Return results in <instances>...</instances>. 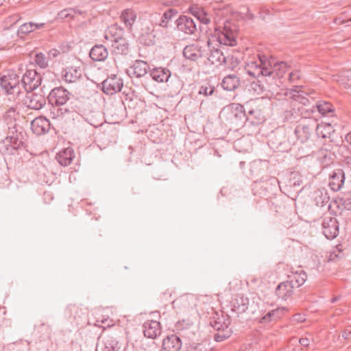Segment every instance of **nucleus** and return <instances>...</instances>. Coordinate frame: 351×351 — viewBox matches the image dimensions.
<instances>
[{"mask_svg":"<svg viewBox=\"0 0 351 351\" xmlns=\"http://www.w3.org/2000/svg\"><path fill=\"white\" fill-rule=\"evenodd\" d=\"M102 343V351H119L120 348L118 341L112 336L104 337Z\"/></svg>","mask_w":351,"mask_h":351,"instance_id":"obj_29","label":"nucleus"},{"mask_svg":"<svg viewBox=\"0 0 351 351\" xmlns=\"http://www.w3.org/2000/svg\"><path fill=\"white\" fill-rule=\"evenodd\" d=\"M19 106L20 97H8L4 101L3 119L8 124H12L19 118Z\"/></svg>","mask_w":351,"mask_h":351,"instance_id":"obj_4","label":"nucleus"},{"mask_svg":"<svg viewBox=\"0 0 351 351\" xmlns=\"http://www.w3.org/2000/svg\"><path fill=\"white\" fill-rule=\"evenodd\" d=\"M42 78L35 70H27L23 75L21 82L23 87L27 92H32L41 84Z\"/></svg>","mask_w":351,"mask_h":351,"instance_id":"obj_7","label":"nucleus"},{"mask_svg":"<svg viewBox=\"0 0 351 351\" xmlns=\"http://www.w3.org/2000/svg\"><path fill=\"white\" fill-rule=\"evenodd\" d=\"M231 321L230 317H227L226 319H224V321L223 322V324H221V341H223L224 339H226L229 338L232 333V330L229 327L230 325Z\"/></svg>","mask_w":351,"mask_h":351,"instance_id":"obj_39","label":"nucleus"},{"mask_svg":"<svg viewBox=\"0 0 351 351\" xmlns=\"http://www.w3.org/2000/svg\"><path fill=\"white\" fill-rule=\"evenodd\" d=\"M346 141L348 143H349L350 145H351V132L348 133L346 136Z\"/></svg>","mask_w":351,"mask_h":351,"instance_id":"obj_54","label":"nucleus"},{"mask_svg":"<svg viewBox=\"0 0 351 351\" xmlns=\"http://www.w3.org/2000/svg\"><path fill=\"white\" fill-rule=\"evenodd\" d=\"M317 157L324 167L332 164L335 160V154L326 149H320L318 152Z\"/></svg>","mask_w":351,"mask_h":351,"instance_id":"obj_33","label":"nucleus"},{"mask_svg":"<svg viewBox=\"0 0 351 351\" xmlns=\"http://www.w3.org/2000/svg\"><path fill=\"white\" fill-rule=\"evenodd\" d=\"M239 85V79L234 74H227L221 82V86L224 90L233 92Z\"/></svg>","mask_w":351,"mask_h":351,"instance_id":"obj_23","label":"nucleus"},{"mask_svg":"<svg viewBox=\"0 0 351 351\" xmlns=\"http://www.w3.org/2000/svg\"><path fill=\"white\" fill-rule=\"evenodd\" d=\"M210 325H211L213 328H215L217 331H218V330H219V327L216 328V327H217V321H215L214 324H213L212 322H210Z\"/></svg>","mask_w":351,"mask_h":351,"instance_id":"obj_56","label":"nucleus"},{"mask_svg":"<svg viewBox=\"0 0 351 351\" xmlns=\"http://www.w3.org/2000/svg\"><path fill=\"white\" fill-rule=\"evenodd\" d=\"M341 84L346 87H351V72L346 75V79L342 78L341 80Z\"/></svg>","mask_w":351,"mask_h":351,"instance_id":"obj_50","label":"nucleus"},{"mask_svg":"<svg viewBox=\"0 0 351 351\" xmlns=\"http://www.w3.org/2000/svg\"><path fill=\"white\" fill-rule=\"evenodd\" d=\"M287 64L285 62H274L265 55L258 54L245 63L246 73L255 78L261 76H271L281 78L287 71Z\"/></svg>","mask_w":351,"mask_h":351,"instance_id":"obj_1","label":"nucleus"},{"mask_svg":"<svg viewBox=\"0 0 351 351\" xmlns=\"http://www.w3.org/2000/svg\"><path fill=\"white\" fill-rule=\"evenodd\" d=\"M345 176L341 169H336L330 176L329 186L333 191H339L343 183Z\"/></svg>","mask_w":351,"mask_h":351,"instance_id":"obj_20","label":"nucleus"},{"mask_svg":"<svg viewBox=\"0 0 351 351\" xmlns=\"http://www.w3.org/2000/svg\"><path fill=\"white\" fill-rule=\"evenodd\" d=\"M143 328L145 337L149 339H156L162 332L160 323L155 320L146 321Z\"/></svg>","mask_w":351,"mask_h":351,"instance_id":"obj_13","label":"nucleus"},{"mask_svg":"<svg viewBox=\"0 0 351 351\" xmlns=\"http://www.w3.org/2000/svg\"><path fill=\"white\" fill-rule=\"evenodd\" d=\"M35 61L37 65L42 69H45L49 65L48 58L42 53L36 55Z\"/></svg>","mask_w":351,"mask_h":351,"instance_id":"obj_43","label":"nucleus"},{"mask_svg":"<svg viewBox=\"0 0 351 351\" xmlns=\"http://www.w3.org/2000/svg\"><path fill=\"white\" fill-rule=\"evenodd\" d=\"M299 343L302 346L307 347L309 345L310 340L307 337H302L300 339Z\"/></svg>","mask_w":351,"mask_h":351,"instance_id":"obj_52","label":"nucleus"},{"mask_svg":"<svg viewBox=\"0 0 351 351\" xmlns=\"http://www.w3.org/2000/svg\"><path fill=\"white\" fill-rule=\"evenodd\" d=\"M239 64V60L237 58L233 55L224 56L223 62H221V70L226 71L228 70L233 71L237 67Z\"/></svg>","mask_w":351,"mask_h":351,"instance_id":"obj_31","label":"nucleus"},{"mask_svg":"<svg viewBox=\"0 0 351 351\" xmlns=\"http://www.w3.org/2000/svg\"><path fill=\"white\" fill-rule=\"evenodd\" d=\"M2 144L5 147V152L8 154H14L16 151L23 145L22 141L19 140L17 134L7 136Z\"/></svg>","mask_w":351,"mask_h":351,"instance_id":"obj_18","label":"nucleus"},{"mask_svg":"<svg viewBox=\"0 0 351 351\" xmlns=\"http://www.w3.org/2000/svg\"><path fill=\"white\" fill-rule=\"evenodd\" d=\"M136 15L135 12L130 9L125 10L124 11H123V12L121 15V21L128 27H132V25L134 24V21H136Z\"/></svg>","mask_w":351,"mask_h":351,"instance_id":"obj_36","label":"nucleus"},{"mask_svg":"<svg viewBox=\"0 0 351 351\" xmlns=\"http://www.w3.org/2000/svg\"><path fill=\"white\" fill-rule=\"evenodd\" d=\"M122 87V80L116 75L108 77L102 83V90L108 95H113L121 91Z\"/></svg>","mask_w":351,"mask_h":351,"instance_id":"obj_11","label":"nucleus"},{"mask_svg":"<svg viewBox=\"0 0 351 351\" xmlns=\"http://www.w3.org/2000/svg\"><path fill=\"white\" fill-rule=\"evenodd\" d=\"M122 30L118 29L117 25H112L106 30L104 38L107 42L111 43L117 39L118 36H121Z\"/></svg>","mask_w":351,"mask_h":351,"instance_id":"obj_38","label":"nucleus"},{"mask_svg":"<svg viewBox=\"0 0 351 351\" xmlns=\"http://www.w3.org/2000/svg\"><path fill=\"white\" fill-rule=\"evenodd\" d=\"M237 13L234 12L229 5H224L221 8V20L226 18L223 22V30H221V46H235L237 45V35L238 28L237 25L232 21L233 19H236ZM224 47H221V56H223Z\"/></svg>","mask_w":351,"mask_h":351,"instance_id":"obj_2","label":"nucleus"},{"mask_svg":"<svg viewBox=\"0 0 351 351\" xmlns=\"http://www.w3.org/2000/svg\"><path fill=\"white\" fill-rule=\"evenodd\" d=\"M215 88L213 86L208 85V86H202L199 93L200 94H204L205 95H211L214 92Z\"/></svg>","mask_w":351,"mask_h":351,"instance_id":"obj_44","label":"nucleus"},{"mask_svg":"<svg viewBox=\"0 0 351 351\" xmlns=\"http://www.w3.org/2000/svg\"><path fill=\"white\" fill-rule=\"evenodd\" d=\"M293 287L291 282L287 281L283 282L277 287L276 289V294L279 298L286 300L291 296L293 293Z\"/></svg>","mask_w":351,"mask_h":351,"instance_id":"obj_24","label":"nucleus"},{"mask_svg":"<svg viewBox=\"0 0 351 351\" xmlns=\"http://www.w3.org/2000/svg\"><path fill=\"white\" fill-rule=\"evenodd\" d=\"M322 228L323 233L328 239H333L339 234V223L335 217H324L322 221Z\"/></svg>","mask_w":351,"mask_h":351,"instance_id":"obj_10","label":"nucleus"},{"mask_svg":"<svg viewBox=\"0 0 351 351\" xmlns=\"http://www.w3.org/2000/svg\"><path fill=\"white\" fill-rule=\"evenodd\" d=\"M274 313H272V311H269L265 315H264L260 320V322L261 323H267V322H271V321H274V320H276L274 318Z\"/></svg>","mask_w":351,"mask_h":351,"instance_id":"obj_48","label":"nucleus"},{"mask_svg":"<svg viewBox=\"0 0 351 351\" xmlns=\"http://www.w3.org/2000/svg\"><path fill=\"white\" fill-rule=\"evenodd\" d=\"M315 128V120H304L300 122L295 128L294 133L298 141L301 143L307 142Z\"/></svg>","mask_w":351,"mask_h":351,"instance_id":"obj_6","label":"nucleus"},{"mask_svg":"<svg viewBox=\"0 0 351 351\" xmlns=\"http://www.w3.org/2000/svg\"><path fill=\"white\" fill-rule=\"evenodd\" d=\"M151 77L158 83L167 82L171 77V71L162 67L154 68L150 71Z\"/></svg>","mask_w":351,"mask_h":351,"instance_id":"obj_22","label":"nucleus"},{"mask_svg":"<svg viewBox=\"0 0 351 351\" xmlns=\"http://www.w3.org/2000/svg\"><path fill=\"white\" fill-rule=\"evenodd\" d=\"M110 43L114 53L125 54L128 53L129 49L128 43L125 38L122 36H118L117 39L112 41Z\"/></svg>","mask_w":351,"mask_h":351,"instance_id":"obj_26","label":"nucleus"},{"mask_svg":"<svg viewBox=\"0 0 351 351\" xmlns=\"http://www.w3.org/2000/svg\"><path fill=\"white\" fill-rule=\"evenodd\" d=\"M89 56L94 61H104L107 58L108 52L104 45H97L91 49Z\"/></svg>","mask_w":351,"mask_h":351,"instance_id":"obj_25","label":"nucleus"},{"mask_svg":"<svg viewBox=\"0 0 351 351\" xmlns=\"http://www.w3.org/2000/svg\"><path fill=\"white\" fill-rule=\"evenodd\" d=\"M45 26V23H35L32 22L25 23L21 25L18 29L19 35L28 34L36 29H40Z\"/></svg>","mask_w":351,"mask_h":351,"instance_id":"obj_30","label":"nucleus"},{"mask_svg":"<svg viewBox=\"0 0 351 351\" xmlns=\"http://www.w3.org/2000/svg\"><path fill=\"white\" fill-rule=\"evenodd\" d=\"M291 273L292 275H289V277L293 278L292 280H295L298 286L302 285L306 280V274L300 265H298L295 271L291 268Z\"/></svg>","mask_w":351,"mask_h":351,"instance_id":"obj_35","label":"nucleus"},{"mask_svg":"<svg viewBox=\"0 0 351 351\" xmlns=\"http://www.w3.org/2000/svg\"><path fill=\"white\" fill-rule=\"evenodd\" d=\"M77 309V307L75 306V305H72V306H69L68 307V310L70 311V312H73V311H76Z\"/></svg>","mask_w":351,"mask_h":351,"instance_id":"obj_55","label":"nucleus"},{"mask_svg":"<svg viewBox=\"0 0 351 351\" xmlns=\"http://www.w3.org/2000/svg\"><path fill=\"white\" fill-rule=\"evenodd\" d=\"M222 317H223V319H225L224 315H222ZM227 317H228V316H226V319Z\"/></svg>","mask_w":351,"mask_h":351,"instance_id":"obj_60","label":"nucleus"},{"mask_svg":"<svg viewBox=\"0 0 351 351\" xmlns=\"http://www.w3.org/2000/svg\"><path fill=\"white\" fill-rule=\"evenodd\" d=\"M298 110L301 111V114L304 117L313 114L316 110L322 115H326L333 111L332 105L324 101H317L315 106H313L312 108L304 109L302 107H298Z\"/></svg>","mask_w":351,"mask_h":351,"instance_id":"obj_8","label":"nucleus"},{"mask_svg":"<svg viewBox=\"0 0 351 351\" xmlns=\"http://www.w3.org/2000/svg\"><path fill=\"white\" fill-rule=\"evenodd\" d=\"M178 14V12L175 9H169L165 11L162 17L160 22L159 23L160 26L162 27L167 28L169 22Z\"/></svg>","mask_w":351,"mask_h":351,"instance_id":"obj_40","label":"nucleus"},{"mask_svg":"<svg viewBox=\"0 0 351 351\" xmlns=\"http://www.w3.org/2000/svg\"><path fill=\"white\" fill-rule=\"evenodd\" d=\"M149 69L148 64L143 60H136L134 64L128 70V73L136 77H141L147 74Z\"/></svg>","mask_w":351,"mask_h":351,"instance_id":"obj_21","label":"nucleus"},{"mask_svg":"<svg viewBox=\"0 0 351 351\" xmlns=\"http://www.w3.org/2000/svg\"><path fill=\"white\" fill-rule=\"evenodd\" d=\"M183 55L186 58L193 61L197 60L202 56L197 46L194 45L185 47L183 50Z\"/></svg>","mask_w":351,"mask_h":351,"instance_id":"obj_34","label":"nucleus"},{"mask_svg":"<svg viewBox=\"0 0 351 351\" xmlns=\"http://www.w3.org/2000/svg\"><path fill=\"white\" fill-rule=\"evenodd\" d=\"M176 25L179 31L186 34L191 35L197 31V26L195 21L193 19L187 16H180L176 20Z\"/></svg>","mask_w":351,"mask_h":351,"instance_id":"obj_12","label":"nucleus"},{"mask_svg":"<svg viewBox=\"0 0 351 351\" xmlns=\"http://www.w3.org/2000/svg\"><path fill=\"white\" fill-rule=\"evenodd\" d=\"M47 54L48 58L53 59L60 55V51L56 49H51L48 51Z\"/></svg>","mask_w":351,"mask_h":351,"instance_id":"obj_49","label":"nucleus"},{"mask_svg":"<svg viewBox=\"0 0 351 351\" xmlns=\"http://www.w3.org/2000/svg\"><path fill=\"white\" fill-rule=\"evenodd\" d=\"M274 313V318L276 320L281 317V316L287 311L285 308H277L271 311Z\"/></svg>","mask_w":351,"mask_h":351,"instance_id":"obj_46","label":"nucleus"},{"mask_svg":"<svg viewBox=\"0 0 351 351\" xmlns=\"http://www.w3.org/2000/svg\"><path fill=\"white\" fill-rule=\"evenodd\" d=\"M344 162L350 168H351V156L346 157Z\"/></svg>","mask_w":351,"mask_h":351,"instance_id":"obj_53","label":"nucleus"},{"mask_svg":"<svg viewBox=\"0 0 351 351\" xmlns=\"http://www.w3.org/2000/svg\"><path fill=\"white\" fill-rule=\"evenodd\" d=\"M0 86L7 93L8 97H20L23 94L19 77L13 71H7L0 76Z\"/></svg>","mask_w":351,"mask_h":351,"instance_id":"obj_3","label":"nucleus"},{"mask_svg":"<svg viewBox=\"0 0 351 351\" xmlns=\"http://www.w3.org/2000/svg\"><path fill=\"white\" fill-rule=\"evenodd\" d=\"M189 11L202 23L208 24L210 22V19L208 18L206 13L201 8L192 6L189 8Z\"/></svg>","mask_w":351,"mask_h":351,"instance_id":"obj_37","label":"nucleus"},{"mask_svg":"<svg viewBox=\"0 0 351 351\" xmlns=\"http://www.w3.org/2000/svg\"><path fill=\"white\" fill-rule=\"evenodd\" d=\"M209 49L208 61L210 64H215L219 62V30L215 28L213 33L208 36L207 41Z\"/></svg>","mask_w":351,"mask_h":351,"instance_id":"obj_5","label":"nucleus"},{"mask_svg":"<svg viewBox=\"0 0 351 351\" xmlns=\"http://www.w3.org/2000/svg\"><path fill=\"white\" fill-rule=\"evenodd\" d=\"M249 306V299L243 294H237L232 301V309L237 313L245 312Z\"/></svg>","mask_w":351,"mask_h":351,"instance_id":"obj_19","label":"nucleus"},{"mask_svg":"<svg viewBox=\"0 0 351 351\" xmlns=\"http://www.w3.org/2000/svg\"><path fill=\"white\" fill-rule=\"evenodd\" d=\"M82 12L74 8L64 9L58 13V17L62 19H73L76 14H82Z\"/></svg>","mask_w":351,"mask_h":351,"instance_id":"obj_41","label":"nucleus"},{"mask_svg":"<svg viewBox=\"0 0 351 351\" xmlns=\"http://www.w3.org/2000/svg\"><path fill=\"white\" fill-rule=\"evenodd\" d=\"M182 346L180 338L176 335L167 336L162 341L163 351H180Z\"/></svg>","mask_w":351,"mask_h":351,"instance_id":"obj_17","label":"nucleus"},{"mask_svg":"<svg viewBox=\"0 0 351 351\" xmlns=\"http://www.w3.org/2000/svg\"><path fill=\"white\" fill-rule=\"evenodd\" d=\"M301 77L298 71H292L289 75V81L291 83L295 82Z\"/></svg>","mask_w":351,"mask_h":351,"instance_id":"obj_47","label":"nucleus"},{"mask_svg":"<svg viewBox=\"0 0 351 351\" xmlns=\"http://www.w3.org/2000/svg\"><path fill=\"white\" fill-rule=\"evenodd\" d=\"M350 21H351V19Z\"/></svg>","mask_w":351,"mask_h":351,"instance_id":"obj_62","label":"nucleus"},{"mask_svg":"<svg viewBox=\"0 0 351 351\" xmlns=\"http://www.w3.org/2000/svg\"><path fill=\"white\" fill-rule=\"evenodd\" d=\"M214 339L216 341H219V333H216L214 335Z\"/></svg>","mask_w":351,"mask_h":351,"instance_id":"obj_57","label":"nucleus"},{"mask_svg":"<svg viewBox=\"0 0 351 351\" xmlns=\"http://www.w3.org/2000/svg\"><path fill=\"white\" fill-rule=\"evenodd\" d=\"M69 93L62 87L52 89L48 96V100L52 105L62 106L69 99Z\"/></svg>","mask_w":351,"mask_h":351,"instance_id":"obj_9","label":"nucleus"},{"mask_svg":"<svg viewBox=\"0 0 351 351\" xmlns=\"http://www.w3.org/2000/svg\"><path fill=\"white\" fill-rule=\"evenodd\" d=\"M315 132L318 137L330 138L335 130L330 123H322L317 125L315 124Z\"/></svg>","mask_w":351,"mask_h":351,"instance_id":"obj_28","label":"nucleus"},{"mask_svg":"<svg viewBox=\"0 0 351 351\" xmlns=\"http://www.w3.org/2000/svg\"><path fill=\"white\" fill-rule=\"evenodd\" d=\"M82 74V71L80 66L71 65L62 71V77L66 82L74 83L81 77Z\"/></svg>","mask_w":351,"mask_h":351,"instance_id":"obj_15","label":"nucleus"},{"mask_svg":"<svg viewBox=\"0 0 351 351\" xmlns=\"http://www.w3.org/2000/svg\"><path fill=\"white\" fill-rule=\"evenodd\" d=\"M74 158L73 150L71 147L63 149L56 156V159L62 166L69 165Z\"/></svg>","mask_w":351,"mask_h":351,"instance_id":"obj_27","label":"nucleus"},{"mask_svg":"<svg viewBox=\"0 0 351 351\" xmlns=\"http://www.w3.org/2000/svg\"><path fill=\"white\" fill-rule=\"evenodd\" d=\"M338 300V298L337 297H334L331 299V303H335V302H337Z\"/></svg>","mask_w":351,"mask_h":351,"instance_id":"obj_58","label":"nucleus"},{"mask_svg":"<svg viewBox=\"0 0 351 351\" xmlns=\"http://www.w3.org/2000/svg\"><path fill=\"white\" fill-rule=\"evenodd\" d=\"M227 109H228V108H223V110H227Z\"/></svg>","mask_w":351,"mask_h":351,"instance_id":"obj_61","label":"nucleus"},{"mask_svg":"<svg viewBox=\"0 0 351 351\" xmlns=\"http://www.w3.org/2000/svg\"><path fill=\"white\" fill-rule=\"evenodd\" d=\"M302 93V92L300 93L298 90H293L291 92L292 97L295 101L307 106L311 104L310 100L308 98L304 97Z\"/></svg>","mask_w":351,"mask_h":351,"instance_id":"obj_42","label":"nucleus"},{"mask_svg":"<svg viewBox=\"0 0 351 351\" xmlns=\"http://www.w3.org/2000/svg\"><path fill=\"white\" fill-rule=\"evenodd\" d=\"M249 113L252 114V113H253V111H252V110H250V111H249Z\"/></svg>","mask_w":351,"mask_h":351,"instance_id":"obj_59","label":"nucleus"},{"mask_svg":"<svg viewBox=\"0 0 351 351\" xmlns=\"http://www.w3.org/2000/svg\"><path fill=\"white\" fill-rule=\"evenodd\" d=\"M313 198L317 206L323 207L329 201V196L324 189H317L313 192Z\"/></svg>","mask_w":351,"mask_h":351,"instance_id":"obj_32","label":"nucleus"},{"mask_svg":"<svg viewBox=\"0 0 351 351\" xmlns=\"http://www.w3.org/2000/svg\"><path fill=\"white\" fill-rule=\"evenodd\" d=\"M49 129V121L44 117H36L31 122V130L36 135L45 134Z\"/></svg>","mask_w":351,"mask_h":351,"instance_id":"obj_14","label":"nucleus"},{"mask_svg":"<svg viewBox=\"0 0 351 351\" xmlns=\"http://www.w3.org/2000/svg\"><path fill=\"white\" fill-rule=\"evenodd\" d=\"M343 255L341 251H335L330 254L328 261L331 262L341 261Z\"/></svg>","mask_w":351,"mask_h":351,"instance_id":"obj_45","label":"nucleus"},{"mask_svg":"<svg viewBox=\"0 0 351 351\" xmlns=\"http://www.w3.org/2000/svg\"><path fill=\"white\" fill-rule=\"evenodd\" d=\"M25 104L33 110H40L46 104V98L42 94L32 93L26 97Z\"/></svg>","mask_w":351,"mask_h":351,"instance_id":"obj_16","label":"nucleus"},{"mask_svg":"<svg viewBox=\"0 0 351 351\" xmlns=\"http://www.w3.org/2000/svg\"><path fill=\"white\" fill-rule=\"evenodd\" d=\"M343 205L347 210H351V197L344 199Z\"/></svg>","mask_w":351,"mask_h":351,"instance_id":"obj_51","label":"nucleus"}]
</instances>
